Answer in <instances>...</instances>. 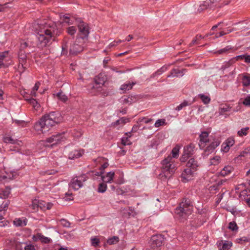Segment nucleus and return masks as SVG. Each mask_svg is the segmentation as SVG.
<instances>
[{"label":"nucleus","mask_w":250,"mask_h":250,"mask_svg":"<svg viewBox=\"0 0 250 250\" xmlns=\"http://www.w3.org/2000/svg\"><path fill=\"white\" fill-rule=\"evenodd\" d=\"M83 153V150L75 149L69 153L68 158L69 159L71 160L79 158L82 156Z\"/></svg>","instance_id":"18"},{"label":"nucleus","mask_w":250,"mask_h":250,"mask_svg":"<svg viewBox=\"0 0 250 250\" xmlns=\"http://www.w3.org/2000/svg\"><path fill=\"white\" fill-rule=\"evenodd\" d=\"M91 243L92 246H93L95 247H97L99 245L100 240L98 238H97L96 237L91 238Z\"/></svg>","instance_id":"49"},{"label":"nucleus","mask_w":250,"mask_h":250,"mask_svg":"<svg viewBox=\"0 0 250 250\" xmlns=\"http://www.w3.org/2000/svg\"><path fill=\"white\" fill-rule=\"evenodd\" d=\"M231 49H232L231 47L228 45L224 48H222V49H219V50L216 51V52H214V53L217 54H226V53H227L228 52V51Z\"/></svg>","instance_id":"33"},{"label":"nucleus","mask_w":250,"mask_h":250,"mask_svg":"<svg viewBox=\"0 0 250 250\" xmlns=\"http://www.w3.org/2000/svg\"><path fill=\"white\" fill-rule=\"evenodd\" d=\"M18 57L19 60V68L21 69V67L22 68V72H23L26 69V66H24L26 62L27 56L24 50H19L18 53Z\"/></svg>","instance_id":"10"},{"label":"nucleus","mask_w":250,"mask_h":250,"mask_svg":"<svg viewBox=\"0 0 250 250\" xmlns=\"http://www.w3.org/2000/svg\"><path fill=\"white\" fill-rule=\"evenodd\" d=\"M164 239V236L162 234L153 235L149 242L150 246L153 249L160 247L163 244Z\"/></svg>","instance_id":"9"},{"label":"nucleus","mask_w":250,"mask_h":250,"mask_svg":"<svg viewBox=\"0 0 250 250\" xmlns=\"http://www.w3.org/2000/svg\"><path fill=\"white\" fill-rule=\"evenodd\" d=\"M220 157L219 156H215L210 160V165H217L219 163Z\"/></svg>","instance_id":"48"},{"label":"nucleus","mask_w":250,"mask_h":250,"mask_svg":"<svg viewBox=\"0 0 250 250\" xmlns=\"http://www.w3.org/2000/svg\"><path fill=\"white\" fill-rule=\"evenodd\" d=\"M249 241H250V238L246 236H243L236 239V242L242 245L244 244L246 242H248Z\"/></svg>","instance_id":"40"},{"label":"nucleus","mask_w":250,"mask_h":250,"mask_svg":"<svg viewBox=\"0 0 250 250\" xmlns=\"http://www.w3.org/2000/svg\"><path fill=\"white\" fill-rule=\"evenodd\" d=\"M243 85L248 86L250 85V77L245 76L242 80Z\"/></svg>","instance_id":"47"},{"label":"nucleus","mask_w":250,"mask_h":250,"mask_svg":"<svg viewBox=\"0 0 250 250\" xmlns=\"http://www.w3.org/2000/svg\"><path fill=\"white\" fill-rule=\"evenodd\" d=\"M25 100L31 104L35 109L37 110L40 108V105L36 99L31 98L29 99L26 98Z\"/></svg>","instance_id":"27"},{"label":"nucleus","mask_w":250,"mask_h":250,"mask_svg":"<svg viewBox=\"0 0 250 250\" xmlns=\"http://www.w3.org/2000/svg\"><path fill=\"white\" fill-rule=\"evenodd\" d=\"M38 237L42 243L44 244H48L50 243L51 241L50 238L43 236L40 233H38Z\"/></svg>","instance_id":"29"},{"label":"nucleus","mask_w":250,"mask_h":250,"mask_svg":"<svg viewBox=\"0 0 250 250\" xmlns=\"http://www.w3.org/2000/svg\"><path fill=\"white\" fill-rule=\"evenodd\" d=\"M199 97L200 98L204 104H208L210 101V98L208 96L205 95L204 94H200L199 95Z\"/></svg>","instance_id":"37"},{"label":"nucleus","mask_w":250,"mask_h":250,"mask_svg":"<svg viewBox=\"0 0 250 250\" xmlns=\"http://www.w3.org/2000/svg\"><path fill=\"white\" fill-rule=\"evenodd\" d=\"M228 228L233 231H237L238 229V227L234 221L230 222L229 224Z\"/></svg>","instance_id":"38"},{"label":"nucleus","mask_w":250,"mask_h":250,"mask_svg":"<svg viewBox=\"0 0 250 250\" xmlns=\"http://www.w3.org/2000/svg\"><path fill=\"white\" fill-rule=\"evenodd\" d=\"M167 69V67H162L159 70H158L153 75H159L161 74L162 73L165 72Z\"/></svg>","instance_id":"54"},{"label":"nucleus","mask_w":250,"mask_h":250,"mask_svg":"<svg viewBox=\"0 0 250 250\" xmlns=\"http://www.w3.org/2000/svg\"><path fill=\"white\" fill-rule=\"evenodd\" d=\"M77 42V40L76 39V42L70 46L69 53L71 55H76L78 53L82 52L83 50V46L77 43L76 42Z\"/></svg>","instance_id":"11"},{"label":"nucleus","mask_w":250,"mask_h":250,"mask_svg":"<svg viewBox=\"0 0 250 250\" xmlns=\"http://www.w3.org/2000/svg\"><path fill=\"white\" fill-rule=\"evenodd\" d=\"M249 129V127H248L242 128L240 130L238 131L237 134L240 137H242L244 135L246 136L248 134L247 131Z\"/></svg>","instance_id":"43"},{"label":"nucleus","mask_w":250,"mask_h":250,"mask_svg":"<svg viewBox=\"0 0 250 250\" xmlns=\"http://www.w3.org/2000/svg\"><path fill=\"white\" fill-rule=\"evenodd\" d=\"M11 188L6 187L4 188H0V197L5 199L7 198L10 193Z\"/></svg>","instance_id":"23"},{"label":"nucleus","mask_w":250,"mask_h":250,"mask_svg":"<svg viewBox=\"0 0 250 250\" xmlns=\"http://www.w3.org/2000/svg\"><path fill=\"white\" fill-rule=\"evenodd\" d=\"M152 121V119H148L146 117L140 118L138 121L137 122V124H141L142 122H144L145 124H148Z\"/></svg>","instance_id":"46"},{"label":"nucleus","mask_w":250,"mask_h":250,"mask_svg":"<svg viewBox=\"0 0 250 250\" xmlns=\"http://www.w3.org/2000/svg\"><path fill=\"white\" fill-rule=\"evenodd\" d=\"M128 210L129 212H128V215L127 216V217H130V216H134L136 215V213L132 207H129Z\"/></svg>","instance_id":"57"},{"label":"nucleus","mask_w":250,"mask_h":250,"mask_svg":"<svg viewBox=\"0 0 250 250\" xmlns=\"http://www.w3.org/2000/svg\"><path fill=\"white\" fill-rule=\"evenodd\" d=\"M119 241V238L118 236H114L112 237L109 238L107 239V243L109 245H113L117 243Z\"/></svg>","instance_id":"32"},{"label":"nucleus","mask_w":250,"mask_h":250,"mask_svg":"<svg viewBox=\"0 0 250 250\" xmlns=\"http://www.w3.org/2000/svg\"><path fill=\"white\" fill-rule=\"evenodd\" d=\"M62 120V117L58 111H51L42 116L40 120L36 122L34 128L37 131L44 133L50 128L59 124Z\"/></svg>","instance_id":"1"},{"label":"nucleus","mask_w":250,"mask_h":250,"mask_svg":"<svg viewBox=\"0 0 250 250\" xmlns=\"http://www.w3.org/2000/svg\"><path fill=\"white\" fill-rule=\"evenodd\" d=\"M231 108V107L229 105L225 104L219 107V113L220 115H223L225 112L229 111Z\"/></svg>","instance_id":"28"},{"label":"nucleus","mask_w":250,"mask_h":250,"mask_svg":"<svg viewBox=\"0 0 250 250\" xmlns=\"http://www.w3.org/2000/svg\"><path fill=\"white\" fill-rule=\"evenodd\" d=\"M122 144L124 146L128 145L130 144V142L128 140L127 137H124L122 139Z\"/></svg>","instance_id":"59"},{"label":"nucleus","mask_w":250,"mask_h":250,"mask_svg":"<svg viewBox=\"0 0 250 250\" xmlns=\"http://www.w3.org/2000/svg\"><path fill=\"white\" fill-rule=\"evenodd\" d=\"M28 46V44L26 42H23L22 43H21L20 50H24V49L25 48H26V47H27Z\"/></svg>","instance_id":"61"},{"label":"nucleus","mask_w":250,"mask_h":250,"mask_svg":"<svg viewBox=\"0 0 250 250\" xmlns=\"http://www.w3.org/2000/svg\"><path fill=\"white\" fill-rule=\"evenodd\" d=\"M220 144V141L218 139L214 140V141L211 142V144L206 147L205 152L207 153L208 154L212 153L214 150L219 146Z\"/></svg>","instance_id":"14"},{"label":"nucleus","mask_w":250,"mask_h":250,"mask_svg":"<svg viewBox=\"0 0 250 250\" xmlns=\"http://www.w3.org/2000/svg\"><path fill=\"white\" fill-rule=\"evenodd\" d=\"M190 104H189L187 101H184L183 103L180 104L178 106H177L176 108V110L177 111H180L183 108L190 105Z\"/></svg>","instance_id":"44"},{"label":"nucleus","mask_w":250,"mask_h":250,"mask_svg":"<svg viewBox=\"0 0 250 250\" xmlns=\"http://www.w3.org/2000/svg\"><path fill=\"white\" fill-rule=\"evenodd\" d=\"M88 177L85 174H82L74 177L71 181L69 186L75 190H78L83 187V183L85 182Z\"/></svg>","instance_id":"7"},{"label":"nucleus","mask_w":250,"mask_h":250,"mask_svg":"<svg viewBox=\"0 0 250 250\" xmlns=\"http://www.w3.org/2000/svg\"><path fill=\"white\" fill-rule=\"evenodd\" d=\"M39 208L43 210L46 209H50L53 206V204L51 202H46L43 201H39Z\"/></svg>","instance_id":"22"},{"label":"nucleus","mask_w":250,"mask_h":250,"mask_svg":"<svg viewBox=\"0 0 250 250\" xmlns=\"http://www.w3.org/2000/svg\"><path fill=\"white\" fill-rule=\"evenodd\" d=\"M60 222L61 225L65 228H70L71 226V223L66 219H61L60 220Z\"/></svg>","instance_id":"42"},{"label":"nucleus","mask_w":250,"mask_h":250,"mask_svg":"<svg viewBox=\"0 0 250 250\" xmlns=\"http://www.w3.org/2000/svg\"><path fill=\"white\" fill-rule=\"evenodd\" d=\"M180 146L176 145L171 151L172 156L168 155L162 161V170L159 176L162 180L170 178L174 173L175 167L172 161V158H176L179 155Z\"/></svg>","instance_id":"3"},{"label":"nucleus","mask_w":250,"mask_h":250,"mask_svg":"<svg viewBox=\"0 0 250 250\" xmlns=\"http://www.w3.org/2000/svg\"><path fill=\"white\" fill-rule=\"evenodd\" d=\"M98 91L97 95H101L103 97H106L108 95L109 92L107 89H104L103 86L100 85V89Z\"/></svg>","instance_id":"30"},{"label":"nucleus","mask_w":250,"mask_h":250,"mask_svg":"<svg viewBox=\"0 0 250 250\" xmlns=\"http://www.w3.org/2000/svg\"><path fill=\"white\" fill-rule=\"evenodd\" d=\"M100 89V85L97 83H90L88 85V89L92 95H97L98 91Z\"/></svg>","instance_id":"19"},{"label":"nucleus","mask_w":250,"mask_h":250,"mask_svg":"<svg viewBox=\"0 0 250 250\" xmlns=\"http://www.w3.org/2000/svg\"><path fill=\"white\" fill-rule=\"evenodd\" d=\"M189 158V157L188 156L186 155V154H184V153L183 152V154L182 156L180 157V160L181 162H185Z\"/></svg>","instance_id":"60"},{"label":"nucleus","mask_w":250,"mask_h":250,"mask_svg":"<svg viewBox=\"0 0 250 250\" xmlns=\"http://www.w3.org/2000/svg\"><path fill=\"white\" fill-rule=\"evenodd\" d=\"M115 172L114 171H110L107 173L106 175L102 176V180L104 183H111L113 181Z\"/></svg>","instance_id":"21"},{"label":"nucleus","mask_w":250,"mask_h":250,"mask_svg":"<svg viewBox=\"0 0 250 250\" xmlns=\"http://www.w3.org/2000/svg\"><path fill=\"white\" fill-rule=\"evenodd\" d=\"M208 133L207 131H203L199 135V142L198 143L199 146L201 149L204 148L206 143L209 142L208 138Z\"/></svg>","instance_id":"12"},{"label":"nucleus","mask_w":250,"mask_h":250,"mask_svg":"<svg viewBox=\"0 0 250 250\" xmlns=\"http://www.w3.org/2000/svg\"><path fill=\"white\" fill-rule=\"evenodd\" d=\"M186 71V69H182V70H179L177 68L172 69L170 73V74L168 75L167 77H182L184 74V72Z\"/></svg>","instance_id":"17"},{"label":"nucleus","mask_w":250,"mask_h":250,"mask_svg":"<svg viewBox=\"0 0 250 250\" xmlns=\"http://www.w3.org/2000/svg\"><path fill=\"white\" fill-rule=\"evenodd\" d=\"M8 51H4L0 54V67L4 66V64L3 62L4 59L8 55Z\"/></svg>","instance_id":"41"},{"label":"nucleus","mask_w":250,"mask_h":250,"mask_svg":"<svg viewBox=\"0 0 250 250\" xmlns=\"http://www.w3.org/2000/svg\"><path fill=\"white\" fill-rule=\"evenodd\" d=\"M243 104L248 106L250 105V95L247 96L243 102Z\"/></svg>","instance_id":"53"},{"label":"nucleus","mask_w":250,"mask_h":250,"mask_svg":"<svg viewBox=\"0 0 250 250\" xmlns=\"http://www.w3.org/2000/svg\"><path fill=\"white\" fill-rule=\"evenodd\" d=\"M77 31L76 28L74 26H70L67 28V32L71 36H74Z\"/></svg>","instance_id":"45"},{"label":"nucleus","mask_w":250,"mask_h":250,"mask_svg":"<svg viewBox=\"0 0 250 250\" xmlns=\"http://www.w3.org/2000/svg\"><path fill=\"white\" fill-rule=\"evenodd\" d=\"M56 96L62 102H66L68 100L67 97L61 90L57 93Z\"/></svg>","instance_id":"35"},{"label":"nucleus","mask_w":250,"mask_h":250,"mask_svg":"<svg viewBox=\"0 0 250 250\" xmlns=\"http://www.w3.org/2000/svg\"><path fill=\"white\" fill-rule=\"evenodd\" d=\"M192 208L191 201L187 198H183L182 201L175 208V213L181 221L186 220L189 214H190Z\"/></svg>","instance_id":"4"},{"label":"nucleus","mask_w":250,"mask_h":250,"mask_svg":"<svg viewBox=\"0 0 250 250\" xmlns=\"http://www.w3.org/2000/svg\"><path fill=\"white\" fill-rule=\"evenodd\" d=\"M165 122L166 120L165 119H158L155 122L154 125L156 127H159L160 126L164 125Z\"/></svg>","instance_id":"50"},{"label":"nucleus","mask_w":250,"mask_h":250,"mask_svg":"<svg viewBox=\"0 0 250 250\" xmlns=\"http://www.w3.org/2000/svg\"><path fill=\"white\" fill-rule=\"evenodd\" d=\"M24 249L25 250H36L34 246L32 245L26 246Z\"/></svg>","instance_id":"64"},{"label":"nucleus","mask_w":250,"mask_h":250,"mask_svg":"<svg viewBox=\"0 0 250 250\" xmlns=\"http://www.w3.org/2000/svg\"><path fill=\"white\" fill-rule=\"evenodd\" d=\"M14 224L17 227L23 226L22 220L20 218L16 219L14 221Z\"/></svg>","instance_id":"52"},{"label":"nucleus","mask_w":250,"mask_h":250,"mask_svg":"<svg viewBox=\"0 0 250 250\" xmlns=\"http://www.w3.org/2000/svg\"><path fill=\"white\" fill-rule=\"evenodd\" d=\"M122 102L123 104H130L133 103H135L137 101L136 98L134 96H124L121 98Z\"/></svg>","instance_id":"20"},{"label":"nucleus","mask_w":250,"mask_h":250,"mask_svg":"<svg viewBox=\"0 0 250 250\" xmlns=\"http://www.w3.org/2000/svg\"><path fill=\"white\" fill-rule=\"evenodd\" d=\"M232 246V243L228 241H225L221 246V243L218 246L220 250H228Z\"/></svg>","instance_id":"25"},{"label":"nucleus","mask_w":250,"mask_h":250,"mask_svg":"<svg viewBox=\"0 0 250 250\" xmlns=\"http://www.w3.org/2000/svg\"><path fill=\"white\" fill-rule=\"evenodd\" d=\"M186 166L187 168L184 169L181 174L182 181L184 182H188L192 179L199 165L194 158H191L187 162Z\"/></svg>","instance_id":"5"},{"label":"nucleus","mask_w":250,"mask_h":250,"mask_svg":"<svg viewBox=\"0 0 250 250\" xmlns=\"http://www.w3.org/2000/svg\"><path fill=\"white\" fill-rule=\"evenodd\" d=\"M77 26L79 30L77 40L79 38L87 40L90 33V28L88 24L81 19L77 20Z\"/></svg>","instance_id":"6"},{"label":"nucleus","mask_w":250,"mask_h":250,"mask_svg":"<svg viewBox=\"0 0 250 250\" xmlns=\"http://www.w3.org/2000/svg\"><path fill=\"white\" fill-rule=\"evenodd\" d=\"M66 39V37H65L64 39V40H63V42L62 46V51L61 54H62V55H66L68 53V51H67L68 45L67 44V42H66L64 43V42H65Z\"/></svg>","instance_id":"36"},{"label":"nucleus","mask_w":250,"mask_h":250,"mask_svg":"<svg viewBox=\"0 0 250 250\" xmlns=\"http://www.w3.org/2000/svg\"><path fill=\"white\" fill-rule=\"evenodd\" d=\"M30 207L34 211H38L39 208V200L37 199L33 200L32 201V204L30 205Z\"/></svg>","instance_id":"34"},{"label":"nucleus","mask_w":250,"mask_h":250,"mask_svg":"<svg viewBox=\"0 0 250 250\" xmlns=\"http://www.w3.org/2000/svg\"><path fill=\"white\" fill-rule=\"evenodd\" d=\"M195 145L192 143L185 146L184 148V153L189 157H191L194 153Z\"/></svg>","instance_id":"15"},{"label":"nucleus","mask_w":250,"mask_h":250,"mask_svg":"<svg viewBox=\"0 0 250 250\" xmlns=\"http://www.w3.org/2000/svg\"><path fill=\"white\" fill-rule=\"evenodd\" d=\"M106 81V76L103 73H100L94 78V82L99 85L103 86Z\"/></svg>","instance_id":"16"},{"label":"nucleus","mask_w":250,"mask_h":250,"mask_svg":"<svg viewBox=\"0 0 250 250\" xmlns=\"http://www.w3.org/2000/svg\"><path fill=\"white\" fill-rule=\"evenodd\" d=\"M61 32V29H58L56 24L52 23L51 24L46 25L45 28L35 36L38 40L37 46L38 48H43L47 46L51 39L54 42L57 41V37Z\"/></svg>","instance_id":"2"},{"label":"nucleus","mask_w":250,"mask_h":250,"mask_svg":"<svg viewBox=\"0 0 250 250\" xmlns=\"http://www.w3.org/2000/svg\"><path fill=\"white\" fill-rule=\"evenodd\" d=\"M233 170V167L230 166L225 167L220 171V175L224 177L229 174Z\"/></svg>","instance_id":"24"},{"label":"nucleus","mask_w":250,"mask_h":250,"mask_svg":"<svg viewBox=\"0 0 250 250\" xmlns=\"http://www.w3.org/2000/svg\"><path fill=\"white\" fill-rule=\"evenodd\" d=\"M133 84H134L133 83H125L121 85L120 89L124 91L128 90L132 88Z\"/></svg>","instance_id":"39"},{"label":"nucleus","mask_w":250,"mask_h":250,"mask_svg":"<svg viewBox=\"0 0 250 250\" xmlns=\"http://www.w3.org/2000/svg\"><path fill=\"white\" fill-rule=\"evenodd\" d=\"M64 134V132L62 133H57L46 138L45 140L42 141V142L52 144L51 146H53L65 140Z\"/></svg>","instance_id":"8"},{"label":"nucleus","mask_w":250,"mask_h":250,"mask_svg":"<svg viewBox=\"0 0 250 250\" xmlns=\"http://www.w3.org/2000/svg\"><path fill=\"white\" fill-rule=\"evenodd\" d=\"M139 124H136V125H134L132 128V130H131V131L132 132H136L137 131V130H138V129L140 127V125H139Z\"/></svg>","instance_id":"62"},{"label":"nucleus","mask_w":250,"mask_h":250,"mask_svg":"<svg viewBox=\"0 0 250 250\" xmlns=\"http://www.w3.org/2000/svg\"><path fill=\"white\" fill-rule=\"evenodd\" d=\"M245 55H238V56H237L235 57H233L232 58H231V59H234V62L235 63L237 61L239 60H245Z\"/></svg>","instance_id":"55"},{"label":"nucleus","mask_w":250,"mask_h":250,"mask_svg":"<svg viewBox=\"0 0 250 250\" xmlns=\"http://www.w3.org/2000/svg\"><path fill=\"white\" fill-rule=\"evenodd\" d=\"M109 166V164H108V163L107 162H105V163H104L102 166L101 167H100V170H102L104 172V170L105 168Z\"/></svg>","instance_id":"63"},{"label":"nucleus","mask_w":250,"mask_h":250,"mask_svg":"<svg viewBox=\"0 0 250 250\" xmlns=\"http://www.w3.org/2000/svg\"><path fill=\"white\" fill-rule=\"evenodd\" d=\"M220 0H206L200 5L199 10H203L208 8H213V4L219 2Z\"/></svg>","instance_id":"13"},{"label":"nucleus","mask_w":250,"mask_h":250,"mask_svg":"<svg viewBox=\"0 0 250 250\" xmlns=\"http://www.w3.org/2000/svg\"><path fill=\"white\" fill-rule=\"evenodd\" d=\"M230 147L226 143H224L221 145V150L225 152H227L229 151Z\"/></svg>","instance_id":"51"},{"label":"nucleus","mask_w":250,"mask_h":250,"mask_svg":"<svg viewBox=\"0 0 250 250\" xmlns=\"http://www.w3.org/2000/svg\"><path fill=\"white\" fill-rule=\"evenodd\" d=\"M4 141L6 143H9L12 144H14L15 143V141L14 139H13L11 137L5 138Z\"/></svg>","instance_id":"58"},{"label":"nucleus","mask_w":250,"mask_h":250,"mask_svg":"<svg viewBox=\"0 0 250 250\" xmlns=\"http://www.w3.org/2000/svg\"><path fill=\"white\" fill-rule=\"evenodd\" d=\"M106 183H104L103 182V183L99 184L97 189L98 192L104 193L106 191L107 189V185Z\"/></svg>","instance_id":"31"},{"label":"nucleus","mask_w":250,"mask_h":250,"mask_svg":"<svg viewBox=\"0 0 250 250\" xmlns=\"http://www.w3.org/2000/svg\"><path fill=\"white\" fill-rule=\"evenodd\" d=\"M234 59H231L229 61L225 62L221 66L220 69L224 71L226 69L230 67L233 63H234Z\"/></svg>","instance_id":"26"},{"label":"nucleus","mask_w":250,"mask_h":250,"mask_svg":"<svg viewBox=\"0 0 250 250\" xmlns=\"http://www.w3.org/2000/svg\"><path fill=\"white\" fill-rule=\"evenodd\" d=\"M229 147L232 146L234 144V140L232 138H229L225 142Z\"/></svg>","instance_id":"56"}]
</instances>
